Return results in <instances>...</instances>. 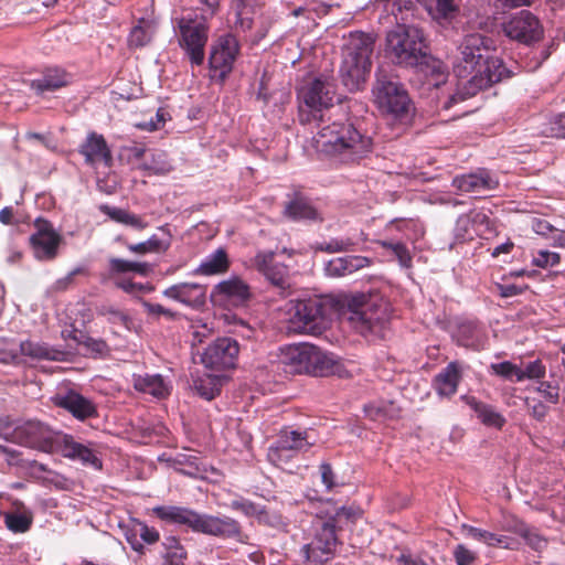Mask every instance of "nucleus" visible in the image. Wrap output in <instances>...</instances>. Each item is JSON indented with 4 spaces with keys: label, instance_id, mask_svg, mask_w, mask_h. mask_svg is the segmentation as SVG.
<instances>
[{
    "label": "nucleus",
    "instance_id": "nucleus-1",
    "mask_svg": "<svg viewBox=\"0 0 565 565\" xmlns=\"http://www.w3.org/2000/svg\"><path fill=\"white\" fill-rule=\"evenodd\" d=\"M417 0H396L394 12L396 24L386 33L385 51L393 64L412 68L422 75L429 86L439 87L446 83L448 70L446 64L431 55L429 40L425 31L408 22Z\"/></svg>",
    "mask_w": 565,
    "mask_h": 565
},
{
    "label": "nucleus",
    "instance_id": "nucleus-2",
    "mask_svg": "<svg viewBox=\"0 0 565 565\" xmlns=\"http://www.w3.org/2000/svg\"><path fill=\"white\" fill-rule=\"evenodd\" d=\"M493 51H495V43L490 36L481 33L463 36L452 67L459 83L456 93L445 103V108H450L454 104L468 99L514 75L501 57L491 54Z\"/></svg>",
    "mask_w": 565,
    "mask_h": 565
},
{
    "label": "nucleus",
    "instance_id": "nucleus-3",
    "mask_svg": "<svg viewBox=\"0 0 565 565\" xmlns=\"http://www.w3.org/2000/svg\"><path fill=\"white\" fill-rule=\"evenodd\" d=\"M313 137L316 150L340 164H355L373 150V140L350 120L320 126Z\"/></svg>",
    "mask_w": 565,
    "mask_h": 565
},
{
    "label": "nucleus",
    "instance_id": "nucleus-4",
    "mask_svg": "<svg viewBox=\"0 0 565 565\" xmlns=\"http://www.w3.org/2000/svg\"><path fill=\"white\" fill-rule=\"evenodd\" d=\"M152 513L163 523L184 526L193 533L244 542V532L241 523L228 515H214L199 512L184 505H156Z\"/></svg>",
    "mask_w": 565,
    "mask_h": 565
},
{
    "label": "nucleus",
    "instance_id": "nucleus-5",
    "mask_svg": "<svg viewBox=\"0 0 565 565\" xmlns=\"http://www.w3.org/2000/svg\"><path fill=\"white\" fill-rule=\"evenodd\" d=\"M360 515L359 509L342 505L334 508L332 513L327 512L326 516H316L311 525L312 539L300 550L303 559L310 565H323L330 561L340 543L338 530L354 522Z\"/></svg>",
    "mask_w": 565,
    "mask_h": 565
},
{
    "label": "nucleus",
    "instance_id": "nucleus-6",
    "mask_svg": "<svg viewBox=\"0 0 565 565\" xmlns=\"http://www.w3.org/2000/svg\"><path fill=\"white\" fill-rule=\"evenodd\" d=\"M374 38L364 32H353L345 43L340 65L341 83L349 92L363 89L371 71V55L374 49Z\"/></svg>",
    "mask_w": 565,
    "mask_h": 565
},
{
    "label": "nucleus",
    "instance_id": "nucleus-7",
    "mask_svg": "<svg viewBox=\"0 0 565 565\" xmlns=\"http://www.w3.org/2000/svg\"><path fill=\"white\" fill-rule=\"evenodd\" d=\"M281 361L291 372L310 376H331L339 374L342 369L333 353L307 342L287 347L282 351Z\"/></svg>",
    "mask_w": 565,
    "mask_h": 565
},
{
    "label": "nucleus",
    "instance_id": "nucleus-8",
    "mask_svg": "<svg viewBox=\"0 0 565 565\" xmlns=\"http://www.w3.org/2000/svg\"><path fill=\"white\" fill-rule=\"evenodd\" d=\"M351 326L367 341L385 339L390 331V315L385 305L366 301V296H353L348 303Z\"/></svg>",
    "mask_w": 565,
    "mask_h": 565
},
{
    "label": "nucleus",
    "instance_id": "nucleus-9",
    "mask_svg": "<svg viewBox=\"0 0 565 565\" xmlns=\"http://www.w3.org/2000/svg\"><path fill=\"white\" fill-rule=\"evenodd\" d=\"M334 85L328 76L305 81L297 89L298 117L302 125L322 121V110L333 105Z\"/></svg>",
    "mask_w": 565,
    "mask_h": 565
},
{
    "label": "nucleus",
    "instance_id": "nucleus-10",
    "mask_svg": "<svg viewBox=\"0 0 565 565\" xmlns=\"http://www.w3.org/2000/svg\"><path fill=\"white\" fill-rule=\"evenodd\" d=\"M178 44L192 67L202 66L210 26L203 15L185 14L177 20Z\"/></svg>",
    "mask_w": 565,
    "mask_h": 565
},
{
    "label": "nucleus",
    "instance_id": "nucleus-11",
    "mask_svg": "<svg viewBox=\"0 0 565 565\" xmlns=\"http://www.w3.org/2000/svg\"><path fill=\"white\" fill-rule=\"evenodd\" d=\"M375 78L373 94L379 107L394 118H407L412 111V100L404 85L384 68L376 71Z\"/></svg>",
    "mask_w": 565,
    "mask_h": 565
},
{
    "label": "nucleus",
    "instance_id": "nucleus-12",
    "mask_svg": "<svg viewBox=\"0 0 565 565\" xmlns=\"http://www.w3.org/2000/svg\"><path fill=\"white\" fill-rule=\"evenodd\" d=\"M330 307L321 297L297 299L289 329L299 333H320L324 328Z\"/></svg>",
    "mask_w": 565,
    "mask_h": 565
},
{
    "label": "nucleus",
    "instance_id": "nucleus-13",
    "mask_svg": "<svg viewBox=\"0 0 565 565\" xmlns=\"http://www.w3.org/2000/svg\"><path fill=\"white\" fill-rule=\"evenodd\" d=\"M61 431L53 430L47 424L29 419L18 424L13 443L43 452H54L58 448Z\"/></svg>",
    "mask_w": 565,
    "mask_h": 565
},
{
    "label": "nucleus",
    "instance_id": "nucleus-14",
    "mask_svg": "<svg viewBox=\"0 0 565 565\" xmlns=\"http://www.w3.org/2000/svg\"><path fill=\"white\" fill-rule=\"evenodd\" d=\"M502 31L510 40L527 46L540 42L544 35L541 21L529 10H521L510 15L502 23Z\"/></svg>",
    "mask_w": 565,
    "mask_h": 565
},
{
    "label": "nucleus",
    "instance_id": "nucleus-15",
    "mask_svg": "<svg viewBox=\"0 0 565 565\" xmlns=\"http://www.w3.org/2000/svg\"><path fill=\"white\" fill-rule=\"evenodd\" d=\"M239 53L237 39L231 34L221 35L211 46L209 65L211 77L223 83L233 70Z\"/></svg>",
    "mask_w": 565,
    "mask_h": 565
},
{
    "label": "nucleus",
    "instance_id": "nucleus-16",
    "mask_svg": "<svg viewBox=\"0 0 565 565\" xmlns=\"http://www.w3.org/2000/svg\"><path fill=\"white\" fill-rule=\"evenodd\" d=\"M315 445L310 441L307 430H295L282 428L277 440L268 448V459L275 465L289 461L294 456L301 451H307Z\"/></svg>",
    "mask_w": 565,
    "mask_h": 565
},
{
    "label": "nucleus",
    "instance_id": "nucleus-17",
    "mask_svg": "<svg viewBox=\"0 0 565 565\" xmlns=\"http://www.w3.org/2000/svg\"><path fill=\"white\" fill-rule=\"evenodd\" d=\"M34 227L35 231L29 237L34 257L41 262L54 260L63 242L62 235L50 221L42 217L34 221Z\"/></svg>",
    "mask_w": 565,
    "mask_h": 565
},
{
    "label": "nucleus",
    "instance_id": "nucleus-18",
    "mask_svg": "<svg viewBox=\"0 0 565 565\" xmlns=\"http://www.w3.org/2000/svg\"><path fill=\"white\" fill-rule=\"evenodd\" d=\"M239 352L238 342L230 337L212 341L202 352V364L212 371H224L236 365Z\"/></svg>",
    "mask_w": 565,
    "mask_h": 565
},
{
    "label": "nucleus",
    "instance_id": "nucleus-19",
    "mask_svg": "<svg viewBox=\"0 0 565 565\" xmlns=\"http://www.w3.org/2000/svg\"><path fill=\"white\" fill-rule=\"evenodd\" d=\"M211 301L226 307H243L252 298L250 287L238 276H231L216 284L211 291Z\"/></svg>",
    "mask_w": 565,
    "mask_h": 565
},
{
    "label": "nucleus",
    "instance_id": "nucleus-20",
    "mask_svg": "<svg viewBox=\"0 0 565 565\" xmlns=\"http://www.w3.org/2000/svg\"><path fill=\"white\" fill-rule=\"evenodd\" d=\"M52 402L55 406L67 411L79 422L98 417L96 403L74 388L56 393L52 397Z\"/></svg>",
    "mask_w": 565,
    "mask_h": 565
},
{
    "label": "nucleus",
    "instance_id": "nucleus-21",
    "mask_svg": "<svg viewBox=\"0 0 565 565\" xmlns=\"http://www.w3.org/2000/svg\"><path fill=\"white\" fill-rule=\"evenodd\" d=\"M78 152L84 157L85 163L92 167L97 163H103L107 168L113 166V153L106 139L95 131L87 134Z\"/></svg>",
    "mask_w": 565,
    "mask_h": 565
},
{
    "label": "nucleus",
    "instance_id": "nucleus-22",
    "mask_svg": "<svg viewBox=\"0 0 565 565\" xmlns=\"http://www.w3.org/2000/svg\"><path fill=\"white\" fill-rule=\"evenodd\" d=\"M273 250L258 252L254 258L256 269L275 287L285 289L288 284V267L275 260Z\"/></svg>",
    "mask_w": 565,
    "mask_h": 565
},
{
    "label": "nucleus",
    "instance_id": "nucleus-23",
    "mask_svg": "<svg viewBox=\"0 0 565 565\" xmlns=\"http://www.w3.org/2000/svg\"><path fill=\"white\" fill-rule=\"evenodd\" d=\"M162 295L186 307L199 309L206 301V286L196 282H179L166 288Z\"/></svg>",
    "mask_w": 565,
    "mask_h": 565
},
{
    "label": "nucleus",
    "instance_id": "nucleus-24",
    "mask_svg": "<svg viewBox=\"0 0 565 565\" xmlns=\"http://www.w3.org/2000/svg\"><path fill=\"white\" fill-rule=\"evenodd\" d=\"M498 184V180L487 169H478L476 172L458 175L452 181V185L460 192L471 193L476 196L494 190Z\"/></svg>",
    "mask_w": 565,
    "mask_h": 565
},
{
    "label": "nucleus",
    "instance_id": "nucleus-25",
    "mask_svg": "<svg viewBox=\"0 0 565 565\" xmlns=\"http://www.w3.org/2000/svg\"><path fill=\"white\" fill-rule=\"evenodd\" d=\"M57 450H60L64 457L77 460L84 466H89L96 470L103 467V462L95 451L88 446L77 443L72 435L62 433Z\"/></svg>",
    "mask_w": 565,
    "mask_h": 565
},
{
    "label": "nucleus",
    "instance_id": "nucleus-26",
    "mask_svg": "<svg viewBox=\"0 0 565 565\" xmlns=\"http://www.w3.org/2000/svg\"><path fill=\"white\" fill-rule=\"evenodd\" d=\"M454 338L461 347L480 351L486 348L487 333L477 320H462L458 322Z\"/></svg>",
    "mask_w": 565,
    "mask_h": 565
},
{
    "label": "nucleus",
    "instance_id": "nucleus-27",
    "mask_svg": "<svg viewBox=\"0 0 565 565\" xmlns=\"http://www.w3.org/2000/svg\"><path fill=\"white\" fill-rule=\"evenodd\" d=\"M72 82V75L58 66H49L43 70L41 76L33 79L30 87L39 95L45 92H55L67 86Z\"/></svg>",
    "mask_w": 565,
    "mask_h": 565
},
{
    "label": "nucleus",
    "instance_id": "nucleus-28",
    "mask_svg": "<svg viewBox=\"0 0 565 565\" xmlns=\"http://www.w3.org/2000/svg\"><path fill=\"white\" fill-rule=\"evenodd\" d=\"M463 369L461 362L452 361L435 376L434 386L439 396L450 397L456 394Z\"/></svg>",
    "mask_w": 565,
    "mask_h": 565
},
{
    "label": "nucleus",
    "instance_id": "nucleus-29",
    "mask_svg": "<svg viewBox=\"0 0 565 565\" xmlns=\"http://www.w3.org/2000/svg\"><path fill=\"white\" fill-rule=\"evenodd\" d=\"M370 264V258L364 256L337 257L327 263L324 271L329 277H344L367 267Z\"/></svg>",
    "mask_w": 565,
    "mask_h": 565
},
{
    "label": "nucleus",
    "instance_id": "nucleus-30",
    "mask_svg": "<svg viewBox=\"0 0 565 565\" xmlns=\"http://www.w3.org/2000/svg\"><path fill=\"white\" fill-rule=\"evenodd\" d=\"M461 399L475 412L483 425L497 429H501L505 425L504 416L492 405L486 404L472 395H462Z\"/></svg>",
    "mask_w": 565,
    "mask_h": 565
},
{
    "label": "nucleus",
    "instance_id": "nucleus-31",
    "mask_svg": "<svg viewBox=\"0 0 565 565\" xmlns=\"http://www.w3.org/2000/svg\"><path fill=\"white\" fill-rule=\"evenodd\" d=\"M17 511L0 512L7 529L13 533L28 532L33 523V513L20 500L13 501Z\"/></svg>",
    "mask_w": 565,
    "mask_h": 565
},
{
    "label": "nucleus",
    "instance_id": "nucleus-32",
    "mask_svg": "<svg viewBox=\"0 0 565 565\" xmlns=\"http://www.w3.org/2000/svg\"><path fill=\"white\" fill-rule=\"evenodd\" d=\"M134 387L138 392L164 398L170 394V384L160 374L134 375Z\"/></svg>",
    "mask_w": 565,
    "mask_h": 565
},
{
    "label": "nucleus",
    "instance_id": "nucleus-33",
    "mask_svg": "<svg viewBox=\"0 0 565 565\" xmlns=\"http://www.w3.org/2000/svg\"><path fill=\"white\" fill-rule=\"evenodd\" d=\"M21 359L24 356L31 360H47V361H62L65 353L62 350L55 349L44 342H34L25 340L19 343Z\"/></svg>",
    "mask_w": 565,
    "mask_h": 565
},
{
    "label": "nucleus",
    "instance_id": "nucleus-34",
    "mask_svg": "<svg viewBox=\"0 0 565 565\" xmlns=\"http://www.w3.org/2000/svg\"><path fill=\"white\" fill-rule=\"evenodd\" d=\"M230 268V259L225 248L220 247L205 256L201 264L194 269V275L213 276L224 274Z\"/></svg>",
    "mask_w": 565,
    "mask_h": 565
},
{
    "label": "nucleus",
    "instance_id": "nucleus-35",
    "mask_svg": "<svg viewBox=\"0 0 565 565\" xmlns=\"http://www.w3.org/2000/svg\"><path fill=\"white\" fill-rule=\"evenodd\" d=\"M171 461L175 471L194 479H203L207 471L206 466L196 455L177 454Z\"/></svg>",
    "mask_w": 565,
    "mask_h": 565
},
{
    "label": "nucleus",
    "instance_id": "nucleus-36",
    "mask_svg": "<svg viewBox=\"0 0 565 565\" xmlns=\"http://www.w3.org/2000/svg\"><path fill=\"white\" fill-rule=\"evenodd\" d=\"M162 565H185L188 552L177 535H166L161 542Z\"/></svg>",
    "mask_w": 565,
    "mask_h": 565
},
{
    "label": "nucleus",
    "instance_id": "nucleus-37",
    "mask_svg": "<svg viewBox=\"0 0 565 565\" xmlns=\"http://www.w3.org/2000/svg\"><path fill=\"white\" fill-rule=\"evenodd\" d=\"M98 210L107 215L111 221L130 226L135 230L141 231L148 226V223L139 215L130 213L127 210L110 206L108 204H100Z\"/></svg>",
    "mask_w": 565,
    "mask_h": 565
},
{
    "label": "nucleus",
    "instance_id": "nucleus-38",
    "mask_svg": "<svg viewBox=\"0 0 565 565\" xmlns=\"http://www.w3.org/2000/svg\"><path fill=\"white\" fill-rule=\"evenodd\" d=\"M285 215L294 221H322L318 211L302 196H295L286 205Z\"/></svg>",
    "mask_w": 565,
    "mask_h": 565
},
{
    "label": "nucleus",
    "instance_id": "nucleus-39",
    "mask_svg": "<svg viewBox=\"0 0 565 565\" xmlns=\"http://www.w3.org/2000/svg\"><path fill=\"white\" fill-rule=\"evenodd\" d=\"M429 15L438 23H450L459 13V7L454 0H426Z\"/></svg>",
    "mask_w": 565,
    "mask_h": 565
},
{
    "label": "nucleus",
    "instance_id": "nucleus-40",
    "mask_svg": "<svg viewBox=\"0 0 565 565\" xmlns=\"http://www.w3.org/2000/svg\"><path fill=\"white\" fill-rule=\"evenodd\" d=\"M256 0H232L231 8L235 13V25L243 31L250 30L254 23L253 14Z\"/></svg>",
    "mask_w": 565,
    "mask_h": 565
},
{
    "label": "nucleus",
    "instance_id": "nucleus-41",
    "mask_svg": "<svg viewBox=\"0 0 565 565\" xmlns=\"http://www.w3.org/2000/svg\"><path fill=\"white\" fill-rule=\"evenodd\" d=\"M463 531L467 536L488 544L489 546H501L504 548H513L511 539L505 535H499L479 527H475L471 525H463Z\"/></svg>",
    "mask_w": 565,
    "mask_h": 565
},
{
    "label": "nucleus",
    "instance_id": "nucleus-42",
    "mask_svg": "<svg viewBox=\"0 0 565 565\" xmlns=\"http://www.w3.org/2000/svg\"><path fill=\"white\" fill-rule=\"evenodd\" d=\"M108 270L110 276L127 273H136L141 276H147L152 270V268L148 263L131 262L113 257L108 260Z\"/></svg>",
    "mask_w": 565,
    "mask_h": 565
},
{
    "label": "nucleus",
    "instance_id": "nucleus-43",
    "mask_svg": "<svg viewBox=\"0 0 565 565\" xmlns=\"http://www.w3.org/2000/svg\"><path fill=\"white\" fill-rule=\"evenodd\" d=\"M62 334L64 338H72L77 344H82L87 352L94 355L103 356L109 352V347L103 339L88 337L78 330H72L67 334L63 331Z\"/></svg>",
    "mask_w": 565,
    "mask_h": 565
},
{
    "label": "nucleus",
    "instance_id": "nucleus-44",
    "mask_svg": "<svg viewBox=\"0 0 565 565\" xmlns=\"http://www.w3.org/2000/svg\"><path fill=\"white\" fill-rule=\"evenodd\" d=\"M152 34L151 22L140 18L128 35V44L130 47H143L151 41Z\"/></svg>",
    "mask_w": 565,
    "mask_h": 565
},
{
    "label": "nucleus",
    "instance_id": "nucleus-45",
    "mask_svg": "<svg viewBox=\"0 0 565 565\" xmlns=\"http://www.w3.org/2000/svg\"><path fill=\"white\" fill-rule=\"evenodd\" d=\"M194 390L203 398L211 401L221 391V379L218 375L204 374L194 380Z\"/></svg>",
    "mask_w": 565,
    "mask_h": 565
},
{
    "label": "nucleus",
    "instance_id": "nucleus-46",
    "mask_svg": "<svg viewBox=\"0 0 565 565\" xmlns=\"http://www.w3.org/2000/svg\"><path fill=\"white\" fill-rule=\"evenodd\" d=\"M376 244L381 246L382 248L390 252L395 258L398 260L399 265L404 268L412 267L413 264V256L408 249V247L403 243L398 241H392V239H381L377 241Z\"/></svg>",
    "mask_w": 565,
    "mask_h": 565
},
{
    "label": "nucleus",
    "instance_id": "nucleus-47",
    "mask_svg": "<svg viewBox=\"0 0 565 565\" xmlns=\"http://www.w3.org/2000/svg\"><path fill=\"white\" fill-rule=\"evenodd\" d=\"M257 522L262 525L273 527L278 531L287 532L289 522L278 511L269 510L264 505L259 507L256 514Z\"/></svg>",
    "mask_w": 565,
    "mask_h": 565
},
{
    "label": "nucleus",
    "instance_id": "nucleus-48",
    "mask_svg": "<svg viewBox=\"0 0 565 565\" xmlns=\"http://www.w3.org/2000/svg\"><path fill=\"white\" fill-rule=\"evenodd\" d=\"M486 217L484 215L480 213H466L459 215V217L456 221V225L454 228V234L457 241H466L472 238L471 234V227L472 225L479 221L480 218Z\"/></svg>",
    "mask_w": 565,
    "mask_h": 565
},
{
    "label": "nucleus",
    "instance_id": "nucleus-49",
    "mask_svg": "<svg viewBox=\"0 0 565 565\" xmlns=\"http://www.w3.org/2000/svg\"><path fill=\"white\" fill-rule=\"evenodd\" d=\"M0 362L12 365L22 364L20 344L14 341L0 340Z\"/></svg>",
    "mask_w": 565,
    "mask_h": 565
},
{
    "label": "nucleus",
    "instance_id": "nucleus-50",
    "mask_svg": "<svg viewBox=\"0 0 565 565\" xmlns=\"http://www.w3.org/2000/svg\"><path fill=\"white\" fill-rule=\"evenodd\" d=\"M355 242L350 237H334L319 244L318 249L326 253H344L355 250Z\"/></svg>",
    "mask_w": 565,
    "mask_h": 565
},
{
    "label": "nucleus",
    "instance_id": "nucleus-51",
    "mask_svg": "<svg viewBox=\"0 0 565 565\" xmlns=\"http://www.w3.org/2000/svg\"><path fill=\"white\" fill-rule=\"evenodd\" d=\"M169 246V242H163L159 239L156 235H152L146 242H141L138 244H129L127 248L132 253L146 254L163 252L167 250Z\"/></svg>",
    "mask_w": 565,
    "mask_h": 565
},
{
    "label": "nucleus",
    "instance_id": "nucleus-52",
    "mask_svg": "<svg viewBox=\"0 0 565 565\" xmlns=\"http://www.w3.org/2000/svg\"><path fill=\"white\" fill-rule=\"evenodd\" d=\"M546 367L541 360H535L529 362L524 369L520 367L518 374V382H522L524 380H540L545 376Z\"/></svg>",
    "mask_w": 565,
    "mask_h": 565
},
{
    "label": "nucleus",
    "instance_id": "nucleus-53",
    "mask_svg": "<svg viewBox=\"0 0 565 565\" xmlns=\"http://www.w3.org/2000/svg\"><path fill=\"white\" fill-rule=\"evenodd\" d=\"M102 315L107 317V320L113 324H120L125 327L127 330H130L134 320L132 318L126 313L125 311L114 308V307H105L100 311Z\"/></svg>",
    "mask_w": 565,
    "mask_h": 565
},
{
    "label": "nucleus",
    "instance_id": "nucleus-54",
    "mask_svg": "<svg viewBox=\"0 0 565 565\" xmlns=\"http://www.w3.org/2000/svg\"><path fill=\"white\" fill-rule=\"evenodd\" d=\"M136 520L137 519H131L130 523L126 525L124 535L130 547L139 555H143L146 553V547L139 540V532L137 530L138 526L136 524Z\"/></svg>",
    "mask_w": 565,
    "mask_h": 565
},
{
    "label": "nucleus",
    "instance_id": "nucleus-55",
    "mask_svg": "<svg viewBox=\"0 0 565 565\" xmlns=\"http://www.w3.org/2000/svg\"><path fill=\"white\" fill-rule=\"evenodd\" d=\"M398 565H437L428 553H403L397 557Z\"/></svg>",
    "mask_w": 565,
    "mask_h": 565
},
{
    "label": "nucleus",
    "instance_id": "nucleus-56",
    "mask_svg": "<svg viewBox=\"0 0 565 565\" xmlns=\"http://www.w3.org/2000/svg\"><path fill=\"white\" fill-rule=\"evenodd\" d=\"M260 504H257L248 499L238 497L231 501L230 508L233 511H239L247 518H256Z\"/></svg>",
    "mask_w": 565,
    "mask_h": 565
},
{
    "label": "nucleus",
    "instance_id": "nucleus-57",
    "mask_svg": "<svg viewBox=\"0 0 565 565\" xmlns=\"http://www.w3.org/2000/svg\"><path fill=\"white\" fill-rule=\"evenodd\" d=\"M490 369L493 374H495L500 377H503V379L510 380V381L515 379V381L518 382V374H519L520 367L510 361L492 363L490 365Z\"/></svg>",
    "mask_w": 565,
    "mask_h": 565
},
{
    "label": "nucleus",
    "instance_id": "nucleus-58",
    "mask_svg": "<svg viewBox=\"0 0 565 565\" xmlns=\"http://www.w3.org/2000/svg\"><path fill=\"white\" fill-rule=\"evenodd\" d=\"M136 524L138 526L139 540L143 545H153L159 542L160 533L156 527L149 526L146 522L140 520H136Z\"/></svg>",
    "mask_w": 565,
    "mask_h": 565
},
{
    "label": "nucleus",
    "instance_id": "nucleus-59",
    "mask_svg": "<svg viewBox=\"0 0 565 565\" xmlns=\"http://www.w3.org/2000/svg\"><path fill=\"white\" fill-rule=\"evenodd\" d=\"M535 391L551 404H557L559 401V387L556 383L548 381H541L535 387Z\"/></svg>",
    "mask_w": 565,
    "mask_h": 565
},
{
    "label": "nucleus",
    "instance_id": "nucleus-60",
    "mask_svg": "<svg viewBox=\"0 0 565 565\" xmlns=\"http://www.w3.org/2000/svg\"><path fill=\"white\" fill-rule=\"evenodd\" d=\"M525 405L530 412L531 417H533L537 422H544L550 407L545 405L542 401L535 398H525Z\"/></svg>",
    "mask_w": 565,
    "mask_h": 565
},
{
    "label": "nucleus",
    "instance_id": "nucleus-61",
    "mask_svg": "<svg viewBox=\"0 0 565 565\" xmlns=\"http://www.w3.org/2000/svg\"><path fill=\"white\" fill-rule=\"evenodd\" d=\"M521 537H523L526 544L536 552H541L547 546V540L531 529L529 525Z\"/></svg>",
    "mask_w": 565,
    "mask_h": 565
},
{
    "label": "nucleus",
    "instance_id": "nucleus-62",
    "mask_svg": "<svg viewBox=\"0 0 565 565\" xmlns=\"http://www.w3.org/2000/svg\"><path fill=\"white\" fill-rule=\"evenodd\" d=\"M559 262V254L550 250H540L533 257L532 264L536 267L546 268L547 266H555Z\"/></svg>",
    "mask_w": 565,
    "mask_h": 565
},
{
    "label": "nucleus",
    "instance_id": "nucleus-63",
    "mask_svg": "<svg viewBox=\"0 0 565 565\" xmlns=\"http://www.w3.org/2000/svg\"><path fill=\"white\" fill-rule=\"evenodd\" d=\"M168 118V111L164 108H159L156 113L154 118H151L148 121H142L138 124L137 127L142 130L154 131L160 129L166 124Z\"/></svg>",
    "mask_w": 565,
    "mask_h": 565
},
{
    "label": "nucleus",
    "instance_id": "nucleus-64",
    "mask_svg": "<svg viewBox=\"0 0 565 565\" xmlns=\"http://www.w3.org/2000/svg\"><path fill=\"white\" fill-rule=\"evenodd\" d=\"M452 554L457 565H471L477 559V554L463 544H458Z\"/></svg>",
    "mask_w": 565,
    "mask_h": 565
}]
</instances>
